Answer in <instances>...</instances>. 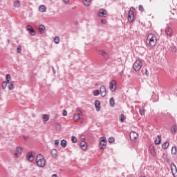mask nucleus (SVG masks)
I'll return each instance as SVG.
<instances>
[{"instance_id": "f257e3e1", "label": "nucleus", "mask_w": 177, "mask_h": 177, "mask_svg": "<svg viewBox=\"0 0 177 177\" xmlns=\"http://www.w3.org/2000/svg\"><path fill=\"white\" fill-rule=\"evenodd\" d=\"M36 164L39 168H44L46 165V161L42 154H38L36 157Z\"/></svg>"}, {"instance_id": "f03ea898", "label": "nucleus", "mask_w": 177, "mask_h": 177, "mask_svg": "<svg viewBox=\"0 0 177 177\" xmlns=\"http://www.w3.org/2000/svg\"><path fill=\"white\" fill-rule=\"evenodd\" d=\"M156 42L157 38H156V35L153 34H149L147 39V44H149V46L153 48V46H156Z\"/></svg>"}, {"instance_id": "7ed1b4c3", "label": "nucleus", "mask_w": 177, "mask_h": 177, "mask_svg": "<svg viewBox=\"0 0 177 177\" xmlns=\"http://www.w3.org/2000/svg\"><path fill=\"white\" fill-rule=\"evenodd\" d=\"M133 68L135 71H139L142 68V61H136L133 65Z\"/></svg>"}, {"instance_id": "20e7f679", "label": "nucleus", "mask_w": 177, "mask_h": 177, "mask_svg": "<svg viewBox=\"0 0 177 177\" xmlns=\"http://www.w3.org/2000/svg\"><path fill=\"white\" fill-rule=\"evenodd\" d=\"M109 89L111 92H115V89H117V81L111 80L109 83Z\"/></svg>"}, {"instance_id": "39448f33", "label": "nucleus", "mask_w": 177, "mask_h": 177, "mask_svg": "<svg viewBox=\"0 0 177 177\" xmlns=\"http://www.w3.org/2000/svg\"><path fill=\"white\" fill-rule=\"evenodd\" d=\"M128 21L132 22L135 20V12L133 10H129L127 17Z\"/></svg>"}, {"instance_id": "423d86ee", "label": "nucleus", "mask_w": 177, "mask_h": 177, "mask_svg": "<svg viewBox=\"0 0 177 177\" xmlns=\"http://www.w3.org/2000/svg\"><path fill=\"white\" fill-rule=\"evenodd\" d=\"M171 171L174 177H177V167L175 163L172 162L171 164Z\"/></svg>"}, {"instance_id": "0eeeda50", "label": "nucleus", "mask_w": 177, "mask_h": 177, "mask_svg": "<svg viewBox=\"0 0 177 177\" xmlns=\"http://www.w3.org/2000/svg\"><path fill=\"white\" fill-rule=\"evenodd\" d=\"M99 17H106L107 16V10L104 8H101L98 11Z\"/></svg>"}, {"instance_id": "6e6552de", "label": "nucleus", "mask_w": 177, "mask_h": 177, "mask_svg": "<svg viewBox=\"0 0 177 177\" xmlns=\"http://www.w3.org/2000/svg\"><path fill=\"white\" fill-rule=\"evenodd\" d=\"M100 93L102 97H106V95L107 94V90L106 89V86H100Z\"/></svg>"}, {"instance_id": "1a4fd4ad", "label": "nucleus", "mask_w": 177, "mask_h": 177, "mask_svg": "<svg viewBox=\"0 0 177 177\" xmlns=\"http://www.w3.org/2000/svg\"><path fill=\"white\" fill-rule=\"evenodd\" d=\"M26 30L28 31L30 35H32V36L35 35L36 34L35 30H34V28H32V26H31L30 25L26 26Z\"/></svg>"}, {"instance_id": "9d476101", "label": "nucleus", "mask_w": 177, "mask_h": 177, "mask_svg": "<svg viewBox=\"0 0 177 177\" xmlns=\"http://www.w3.org/2000/svg\"><path fill=\"white\" fill-rule=\"evenodd\" d=\"M149 151L151 156H156V154H157V149L154 145H151L149 147Z\"/></svg>"}, {"instance_id": "9b49d317", "label": "nucleus", "mask_w": 177, "mask_h": 177, "mask_svg": "<svg viewBox=\"0 0 177 177\" xmlns=\"http://www.w3.org/2000/svg\"><path fill=\"white\" fill-rule=\"evenodd\" d=\"M138 135L137 134L136 132L135 131H131L130 133V139L131 140H132L133 142V140H136V139H138Z\"/></svg>"}, {"instance_id": "f8f14e48", "label": "nucleus", "mask_w": 177, "mask_h": 177, "mask_svg": "<svg viewBox=\"0 0 177 177\" xmlns=\"http://www.w3.org/2000/svg\"><path fill=\"white\" fill-rule=\"evenodd\" d=\"M26 160H28L30 162H32L34 160V155L32 154V152L28 153Z\"/></svg>"}, {"instance_id": "ddd939ff", "label": "nucleus", "mask_w": 177, "mask_h": 177, "mask_svg": "<svg viewBox=\"0 0 177 177\" xmlns=\"http://www.w3.org/2000/svg\"><path fill=\"white\" fill-rule=\"evenodd\" d=\"M80 148L82 150H86L88 149V145H86V142L82 140L80 144Z\"/></svg>"}, {"instance_id": "4468645a", "label": "nucleus", "mask_w": 177, "mask_h": 177, "mask_svg": "<svg viewBox=\"0 0 177 177\" xmlns=\"http://www.w3.org/2000/svg\"><path fill=\"white\" fill-rule=\"evenodd\" d=\"M166 35L169 37H172V28L167 27L165 30Z\"/></svg>"}, {"instance_id": "2eb2a0df", "label": "nucleus", "mask_w": 177, "mask_h": 177, "mask_svg": "<svg viewBox=\"0 0 177 177\" xmlns=\"http://www.w3.org/2000/svg\"><path fill=\"white\" fill-rule=\"evenodd\" d=\"M95 106L97 111H100V101H99L97 100H95Z\"/></svg>"}, {"instance_id": "dca6fc26", "label": "nucleus", "mask_w": 177, "mask_h": 177, "mask_svg": "<svg viewBox=\"0 0 177 177\" xmlns=\"http://www.w3.org/2000/svg\"><path fill=\"white\" fill-rule=\"evenodd\" d=\"M154 142H155V145H160L161 144V136L158 135L157 138H156Z\"/></svg>"}, {"instance_id": "f3484780", "label": "nucleus", "mask_w": 177, "mask_h": 177, "mask_svg": "<svg viewBox=\"0 0 177 177\" xmlns=\"http://www.w3.org/2000/svg\"><path fill=\"white\" fill-rule=\"evenodd\" d=\"M50 154L53 158H56L57 157V150L53 149L50 151Z\"/></svg>"}, {"instance_id": "a211bd4d", "label": "nucleus", "mask_w": 177, "mask_h": 177, "mask_svg": "<svg viewBox=\"0 0 177 177\" xmlns=\"http://www.w3.org/2000/svg\"><path fill=\"white\" fill-rule=\"evenodd\" d=\"M169 147V142H168V141L164 142V143L162 145V148L164 150H167V149H168Z\"/></svg>"}, {"instance_id": "6ab92c4d", "label": "nucleus", "mask_w": 177, "mask_h": 177, "mask_svg": "<svg viewBox=\"0 0 177 177\" xmlns=\"http://www.w3.org/2000/svg\"><path fill=\"white\" fill-rule=\"evenodd\" d=\"M39 32L40 34H44V32H45V26L40 25L39 26Z\"/></svg>"}, {"instance_id": "aec40b11", "label": "nucleus", "mask_w": 177, "mask_h": 177, "mask_svg": "<svg viewBox=\"0 0 177 177\" xmlns=\"http://www.w3.org/2000/svg\"><path fill=\"white\" fill-rule=\"evenodd\" d=\"M99 55H101L102 56H103L104 57H107V53H106V51L104 50H100L98 51Z\"/></svg>"}, {"instance_id": "412c9836", "label": "nucleus", "mask_w": 177, "mask_h": 177, "mask_svg": "<svg viewBox=\"0 0 177 177\" xmlns=\"http://www.w3.org/2000/svg\"><path fill=\"white\" fill-rule=\"evenodd\" d=\"M39 12L44 13V12H46V6L41 5L39 7Z\"/></svg>"}, {"instance_id": "4be33fe9", "label": "nucleus", "mask_w": 177, "mask_h": 177, "mask_svg": "<svg viewBox=\"0 0 177 177\" xmlns=\"http://www.w3.org/2000/svg\"><path fill=\"white\" fill-rule=\"evenodd\" d=\"M42 118L44 123H46L48 121H49V116L46 114H44Z\"/></svg>"}, {"instance_id": "5701e85b", "label": "nucleus", "mask_w": 177, "mask_h": 177, "mask_svg": "<svg viewBox=\"0 0 177 177\" xmlns=\"http://www.w3.org/2000/svg\"><path fill=\"white\" fill-rule=\"evenodd\" d=\"M107 145V142H100V149L102 150H104L106 149V146Z\"/></svg>"}, {"instance_id": "b1692460", "label": "nucleus", "mask_w": 177, "mask_h": 177, "mask_svg": "<svg viewBox=\"0 0 177 177\" xmlns=\"http://www.w3.org/2000/svg\"><path fill=\"white\" fill-rule=\"evenodd\" d=\"M171 131L173 135H175V133H176V132H177V126H176V124L173 125V127H171Z\"/></svg>"}, {"instance_id": "393cba45", "label": "nucleus", "mask_w": 177, "mask_h": 177, "mask_svg": "<svg viewBox=\"0 0 177 177\" xmlns=\"http://www.w3.org/2000/svg\"><path fill=\"white\" fill-rule=\"evenodd\" d=\"M176 153H177V148H176V147H172V148H171V154L173 155V156H176Z\"/></svg>"}, {"instance_id": "a878e982", "label": "nucleus", "mask_w": 177, "mask_h": 177, "mask_svg": "<svg viewBox=\"0 0 177 177\" xmlns=\"http://www.w3.org/2000/svg\"><path fill=\"white\" fill-rule=\"evenodd\" d=\"M109 104H110L111 107H114V104H115V102L114 101V98L113 97H111L109 100Z\"/></svg>"}, {"instance_id": "bb28decb", "label": "nucleus", "mask_w": 177, "mask_h": 177, "mask_svg": "<svg viewBox=\"0 0 177 177\" xmlns=\"http://www.w3.org/2000/svg\"><path fill=\"white\" fill-rule=\"evenodd\" d=\"M62 147H67V141L66 140H62L60 143Z\"/></svg>"}, {"instance_id": "cd10ccee", "label": "nucleus", "mask_w": 177, "mask_h": 177, "mask_svg": "<svg viewBox=\"0 0 177 177\" xmlns=\"http://www.w3.org/2000/svg\"><path fill=\"white\" fill-rule=\"evenodd\" d=\"M6 82H8V84L10 82V80H11V76L10 74H7L6 76Z\"/></svg>"}, {"instance_id": "c85d7f7f", "label": "nucleus", "mask_w": 177, "mask_h": 177, "mask_svg": "<svg viewBox=\"0 0 177 177\" xmlns=\"http://www.w3.org/2000/svg\"><path fill=\"white\" fill-rule=\"evenodd\" d=\"M80 115L75 114L74 116H73V120H74V121H75L76 122H77V121H80Z\"/></svg>"}, {"instance_id": "c756f323", "label": "nucleus", "mask_w": 177, "mask_h": 177, "mask_svg": "<svg viewBox=\"0 0 177 177\" xmlns=\"http://www.w3.org/2000/svg\"><path fill=\"white\" fill-rule=\"evenodd\" d=\"M9 84L10 85L8 86L9 91H12V89H15V87L13 86V82H10Z\"/></svg>"}, {"instance_id": "7c9ffc66", "label": "nucleus", "mask_w": 177, "mask_h": 177, "mask_svg": "<svg viewBox=\"0 0 177 177\" xmlns=\"http://www.w3.org/2000/svg\"><path fill=\"white\" fill-rule=\"evenodd\" d=\"M54 42L55 44H59V42H60V38H59L58 36L55 37Z\"/></svg>"}, {"instance_id": "2f4dec72", "label": "nucleus", "mask_w": 177, "mask_h": 177, "mask_svg": "<svg viewBox=\"0 0 177 177\" xmlns=\"http://www.w3.org/2000/svg\"><path fill=\"white\" fill-rule=\"evenodd\" d=\"M13 5L15 8H19V6H20V1H16L14 2Z\"/></svg>"}, {"instance_id": "473e14b6", "label": "nucleus", "mask_w": 177, "mask_h": 177, "mask_svg": "<svg viewBox=\"0 0 177 177\" xmlns=\"http://www.w3.org/2000/svg\"><path fill=\"white\" fill-rule=\"evenodd\" d=\"M55 129H57V131H60V128H62V127L60 126V124L59 123H55Z\"/></svg>"}, {"instance_id": "72a5a7b5", "label": "nucleus", "mask_w": 177, "mask_h": 177, "mask_svg": "<svg viewBox=\"0 0 177 177\" xmlns=\"http://www.w3.org/2000/svg\"><path fill=\"white\" fill-rule=\"evenodd\" d=\"M120 120V122H124V121H125V115L124 114H121Z\"/></svg>"}, {"instance_id": "f704fd0d", "label": "nucleus", "mask_w": 177, "mask_h": 177, "mask_svg": "<svg viewBox=\"0 0 177 177\" xmlns=\"http://www.w3.org/2000/svg\"><path fill=\"white\" fill-rule=\"evenodd\" d=\"M93 93L95 96H99V95H100V91L99 90H95Z\"/></svg>"}, {"instance_id": "c9c22d12", "label": "nucleus", "mask_w": 177, "mask_h": 177, "mask_svg": "<svg viewBox=\"0 0 177 177\" xmlns=\"http://www.w3.org/2000/svg\"><path fill=\"white\" fill-rule=\"evenodd\" d=\"M8 82H3V83H2V88H3V89H6V86H8Z\"/></svg>"}, {"instance_id": "e433bc0d", "label": "nucleus", "mask_w": 177, "mask_h": 177, "mask_svg": "<svg viewBox=\"0 0 177 177\" xmlns=\"http://www.w3.org/2000/svg\"><path fill=\"white\" fill-rule=\"evenodd\" d=\"M115 140V138H114L113 137H110L108 140V141L109 142V143H113L114 142Z\"/></svg>"}, {"instance_id": "4c0bfd02", "label": "nucleus", "mask_w": 177, "mask_h": 177, "mask_svg": "<svg viewBox=\"0 0 177 177\" xmlns=\"http://www.w3.org/2000/svg\"><path fill=\"white\" fill-rule=\"evenodd\" d=\"M84 3L86 6H88L89 3H91V0H84Z\"/></svg>"}, {"instance_id": "58836bf2", "label": "nucleus", "mask_w": 177, "mask_h": 177, "mask_svg": "<svg viewBox=\"0 0 177 177\" xmlns=\"http://www.w3.org/2000/svg\"><path fill=\"white\" fill-rule=\"evenodd\" d=\"M171 51L174 52V53H176V50H177L176 46H171Z\"/></svg>"}, {"instance_id": "ea45409f", "label": "nucleus", "mask_w": 177, "mask_h": 177, "mask_svg": "<svg viewBox=\"0 0 177 177\" xmlns=\"http://www.w3.org/2000/svg\"><path fill=\"white\" fill-rule=\"evenodd\" d=\"M101 143H107V140H106V138L104 137H102L101 138V141H100Z\"/></svg>"}, {"instance_id": "a19ab883", "label": "nucleus", "mask_w": 177, "mask_h": 177, "mask_svg": "<svg viewBox=\"0 0 177 177\" xmlns=\"http://www.w3.org/2000/svg\"><path fill=\"white\" fill-rule=\"evenodd\" d=\"M17 53H21V46H18L17 48Z\"/></svg>"}, {"instance_id": "79ce46f5", "label": "nucleus", "mask_w": 177, "mask_h": 177, "mask_svg": "<svg viewBox=\"0 0 177 177\" xmlns=\"http://www.w3.org/2000/svg\"><path fill=\"white\" fill-rule=\"evenodd\" d=\"M71 140L73 143H77V138H75V136H73L71 138Z\"/></svg>"}, {"instance_id": "37998d69", "label": "nucleus", "mask_w": 177, "mask_h": 177, "mask_svg": "<svg viewBox=\"0 0 177 177\" xmlns=\"http://www.w3.org/2000/svg\"><path fill=\"white\" fill-rule=\"evenodd\" d=\"M16 151L21 154V147H17Z\"/></svg>"}, {"instance_id": "c03bdc74", "label": "nucleus", "mask_w": 177, "mask_h": 177, "mask_svg": "<svg viewBox=\"0 0 177 177\" xmlns=\"http://www.w3.org/2000/svg\"><path fill=\"white\" fill-rule=\"evenodd\" d=\"M145 9L143 8V6L140 5L139 6V11L140 12H143Z\"/></svg>"}, {"instance_id": "a18cd8bd", "label": "nucleus", "mask_w": 177, "mask_h": 177, "mask_svg": "<svg viewBox=\"0 0 177 177\" xmlns=\"http://www.w3.org/2000/svg\"><path fill=\"white\" fill-rule=\"evenodd\" d=\"M62 115H64V117H66L67 115V111H66V109H64Z\"/></svg>"}, {"instance_id": "49530a36", "label": "nucleus", "mask_w": 177, "mask_h": 177, "mask_svg": "<svg viewBox=\"0 0 177 177\" xmlns=\"http://www.w3.org/2000/svg\"><path fill=\"white\" fill-rule=\"evenodd\" d=\"M65 5H68L70 3V0H62Z\"/></svg>"}, {"instance_id": "de8ad7c7", "label": "nucleus", "mask_w": 177, "mask_h": 177, "mask_svg": "<svg viewBox=\"0 0 177 177\" xmlns=\"http://www.w3.org/2000/svg\"><path fill=\"white\" fill-rule=\"evenodd\" d=\"M139 111L141 115H145V110L140 109Z\"/></svg>"}, {"instance_id": "09e8293b", "label": "nucleus", "mask_w": 177, "mask_h": 177, "mask_svg": "<svg viewBox=\"0 0 177 177\" xmlns=\"http://www.w3.org/2000/svg\"><path fill=\"white\" fill-rule=\"evenodd\" d=\"M55 146H59V140H55Z\"/></svg>"}, {"instance_id": "8fccbe9b", "label": "nucleus", "mask_w": 177, "mask_h": 177, "mask_svg": "<svg viewBox=\"0 0 177 177\" xmlns=\"http://www.w3.org/2000/svg\"><path fill=\"white\" fill-rule=\"evenodd\" d=\"M101 23H102V24H106V19H102V20H101Z\"/></svg>"}, {"instance_id": "3c124183", "label": "nucleus", "mask_w": 177, "mask_h": 177, "mask_svg": "<svg viewBox=\"0 0 177 177\" xmlns=\"http://www.w3.org/2000/svg\"><path fill=\"white\" fill-rule=\"evenodd\" d=\"M81 114H82V111L78 110L77 111V115H79V116H80V115H81Z\"/></svg>"}, {"instance_id": "603ef678", "label": "nucleus", "mask_w": 177, "mask_h": 177, "mask_svg": "<svg viewBox=\"0 0 177 177\" xmlns=\"http://www.w3.org/2000/svg\"><path fill=\"white\" fill-rule=\"evenodd\" d=\"M145 75L147 76H149V71L147 70L145 71Z\"/></svg>"}, {"instance_id": "864d4df0", "label": "nucleus", "mask_w": 177, "mask_h": 177, "mask_svg": "<svg viewBox=\"0 0 177 177\" xmlns=\"http://www.w3.org/2000/svg\"><path fill=\"white\" fill-rule=\"evenodd\" d=\"M134 10H135V8L133 7H131L129 10H133V11Z\"/></svg>"}, {"instance_id": "5fc2aeb1", "label": "nucleus", "mask_w": 177, "mask_h": 177, "mask_svg": "<svg viewBox=\"0 0 177 177\" xmlns=\"http://www.w3.org/2000/svg\"><path fill=\"white\" fill-rule=\"evenodd\" d=\"M52 177H57V174H53Z\"/></svg>"}, {"instance_id": "6e6d98bb", "label": "nucleus", "mask_w": 177, "mask_h": 177, "mask_svg": "<svg viewBox=\"0 0 177 177\" xmlns=\"http://www.w3.org/2000/svg\"><path fill=\"white\" fill-rule=\"evenodd\" d=\"M15 157H19V154H17V153L15 154Z\"/></svg>"}, {"instance_id": "4d7b16f0", "label": "nucleus", "mask_w": 177, "mask_h": 177, "mask_svg": "<svg viewBox=\"0 0 177 177\" xmlns=\"http://www.w3.org/2000/svg\"><path fill=\"white\" fill-rule=\"evenodd\" d=\"M53 73H54V74H55V73H56V71H55V69L53 70Z\"/></svg>"}, {"instance_id": "13d9d810", "label": "nucleus", "mask_w": 177, "mask_h": 177, "mask_svg": "<svg viewBox=\"0 0 177 177\" xmlns=\"http://www.w3.org/2000/svg\"><path fill=\"white\" fill-rule=\"evenodd\" d=\"M52 68H53V70H55V68L53 66L52 67Z\"/></svg>"}, {"instance_id": "bf43d9fd", "label": "nucleus", "mask_w": 177, "mask_h": 177, "mask_svg": "<svg viewBox=\"0 0 177 177\" xmlns=\"http://www.w3.org/2000/svg\"><path fill=\"white\" fill-rule=\"evenodd\" d=\"M8 42H10V40H8Z\"/></svg>"}, {"instance_id": "052dcab7", "label": "nucleus", "mask_w": 177, "mask_h": 177, "mask_svg": "<svg viewBox=\"0 0 177 177\" xmlns=\"http://www.w3.org/2000/svg\"><path fill=\"white\" fill-rule=\"evenodd\" d=\"M24 139H26V137H24Z\"/></svg>"}]
</instances>
